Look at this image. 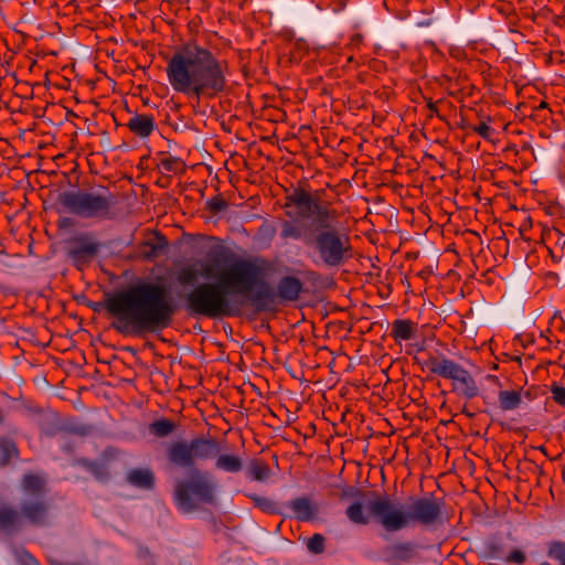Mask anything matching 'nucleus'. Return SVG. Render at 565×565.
I'll use <instances>...</instances> for the list:
<instances>
[{"mask_svg": "<svg viewBox=\"0 0 565 565\" xmlns=\"http://www.w3.org/2000/svg\"><path fill=\"white\" fill-rule=\"evenodd\" d=\"M202 274L212 281L194 286L184 295L185 310L192 317L220 319L236 316L243 302L249 301L258 310L265 301L274 300L270 286L264 280L260 266L247 258L221 262L214 258L202 266Z\"/></svg>", "mask_w": 565, "mask_h": 565, "instance_id": "nucleus-1", "label": "nucleus"}, {"mask_svg": "<svg viewBox=\"0 0 565 565\" xmlns=\"http://www.w3.org/2000/svg\"><path fill=\"white\" fill-rule=\"evenodd\" d=\"M322 191L298 186L286 196L284 207L290 220H281L280 238L302 241L316 256V263L329 268L345 265L353 256L351 238L340 226L339 213L321 199Z\"/></svg>", "mask_w": 565, "mask_h": 565, "instance_id": "nucleus-2", "label": "nucleus"}, {"mask_svg": "<svg viewBox=\"0 0 565 565\" xmlns=\"http://www.w3.org/2000/svg\"><path fill=\"white\" fill-rule=\"evenodd\" d=\"M106 310L116 320L113 328L124 335L143 337L169 328L177 313L164 285L142 281L118 291L105 301Z\"/></svg>", "mask_w": 565, "mask_h": 565, "instance_id": "nucleus-3", "label": "nucleus"}, {"mask_svg": "<svg viewBox=\"0 0 565 565\" xmlns=\"http://www.w3.org/2000/svg\"><path fill=\"white\" fill-rule=\"evenodd\" d=\"M220 451L216 439L203 436L173 440L166 447L169 465L189 471L188 478L177 480L173 487V502L180 512L190 514L201 504L217 503V481L210 471L196 469V462L215 458Z\"/></svg>", "mask_w": 565, "mask_h": 565, "instance_id": "nucleus-4", "label": "nucleus"}, {"mask_svg": "<svg viewBox=\"0 0 565 565\" xmlns=\"http://www.w3.org/2000/svg\"><path fill=\"white\" fill-rule=\"evenodd\" d=\"M226 63L218 61L209 50L185 44L175 50L168 62V79L175 92L214 96L226 87Z\"/></svg>", "mask_w": 565, "mask_h": 565, "instance_id": "nucleus-5", "label": "nucleus"}, {"mask_svg": "<svg viewBox=\"0 0 565 565\" xmlns=\"http://www.w3.org/2000/svg\"><path fill=\"white\" fill-rule=\"evenodd\" d=\"M406 510L398 508L387 495H375L367 510L387 532H397L411 523L435 524L441 516L444 502L435 497L411 498Z\"/></svg>", "mask_w": 565, "mask_h": 565, "instance_id": "nucleus-6", "label": "nucleus"}, {"mask_svg": "<svg viewBox=\"0 0 565 565\" xmlns=\"http://www.w3.org/2000/svg\"><path fill=\"white\" fill-rule=\"evenodd\" d=\"M20 487L24 494L19 503L23 525L47 526L50 524L51 504L46 499V480L36 473H24Z\"/></svg>", "mask_w": 565, "mask_h": 565, "instance_id": "nucleus-7", "label": "nucleus"}, {"mask_svg": "<svg viewBox=\"0 0 565 565\" xmlns=\"http://www.w3.org/2000/svg\"><path fill=\"white\" fill-rule=\"evenodd\" d=\"M57 203L64 211L82 218H107L115 200L108 192L95 193L77 190L58 193Z\"/></svg>", "mask_w": 565, "mask_h": 565, "instance_id": "nucleus-8", "label": "nucleus"}, {"mask_svg": "<svg viewBox=\"0 0 565 565\" xmlns=\"http://www.w3.org/2000/svg\"><path fill=\"white\" fill-rule=\"evenodd\" d=\"M99 252V244L88 233L79 234L68 241L67 257L73 265L82 270Z\"/></svg>", "mask_w": 565, "mask_h": 565, "instance_id": "nucleus-9", "label": "nucleus"}, {"mask_svg": "<svg viewBox=\"0 0 565 565\" xmlns=\"http://www.w3.org/2000/svg\"><path fill=\"white\" fill-rule=\"evenodd\" d=\"M418 545L413 542H395L382 551L383 559L391 565L408 563L417 557Z\"/></svg>", "mask_w": 565, "mask_h": 565, "instance_id": "nucleus-10", "label": "nucleus"}, {"mask_svg": "<svg viewBox=\"0 0 565 565\" xmlns=\"http://www.w3.org/2000/svg\"><path fill=\"white\" fill-rule=\"evenodd\" d=\"M424 365L430 370L431 373L455 381L459 373L463 370L461 365L449 360L445 356H437L430 354L424 362Z\"/></svg>", "mask_w": 565, "mask_h": 565, "instance_id": "nucleus-11", "label": "nucleus"}, {"mask_svg": "<svg viewBox=\"0 0 565 565\" xmlns=\"http://www.w3.org/2000/svg\"><path fill=\"white\" fill-rule=\"evenodd\" d=\"M24 527L20 510L9 503L0 504V532L4 534L19 533Z\"/></svg>", "mask_w": 565, "mask_h": 565, "instance_id": "nucleus-12", "label": "nucleus"}, {"mask_svg": "<svg viewBox=\"0 0 565 565\" xmlns=\"http://www.w3.org/2000/svg\"><path fill=\"white\" fill-rule=\"evenodd\" d=\"M288 507L292 510L295 518L300 522H308L316 518L318 507L307 497L291 500Z\"/></svg>", "mask_w": 565, "mask_h": 565, "instance_id": "nucleus-13", "label": "nucleus"}, {"mask_svg": "<svg viewBox=\"0 0 565 565\" xmlns=\"http://www.w3.org/2000/svg\"><path fill=\"white\" fill-rule=\"evenodd\" d=\"M129 130L139 138H148L156 129L153 116L135 114L127 122Z\"/></svg>", "mask_w": 565, "mask_h": 565, "instance_id": "nucleus-14", "label": "nucleus"}, {"mask_svg": "<svg viewBox=\"0 0 565 565\" xmlns=\"http://www.w3.org/2000/svg\"><path fill=\"white\" fill-rule=\"evenodd\" d=\"M301 291L302 282L297 277L285 276L278 281L277 294L281 300L295 301L299 298Z\"/></svg>", "mask_w": 565, "mask_h": 565, "instance_id": "nucleus-15", "label": "nucleus"}, {"mask_svg": "<svg viewBox=\"0 0 565 565\" xmlns=\"http://www.w3.org/2000/svg\"><path fill=\"white\" fill-rule=\"evenodd\" d=\"M454 390L459 391V393L467 399H471L479 394V387L476 381L466 369H463L455 379Z\"/></svg>", "mask_w": 565, "mask_h": 565, "instance_id": "nucleus-16", "label": "nucleus"}, {"mask_svg": "<svg viewBox=\"0 0 565 565\" xmlns=\"http://www.w3.org/2000/svg\"><path fill=\"white\" fill-rule=\"evenodd\" d=\"M168 245L167 237L160 232H156L153 239L143 243L142 255L146 259H156L167 252Z\"/></svg>", "mask_w": 565, "mask_h": 565, "instance_id": "nucleus-17", "label": "nucleus"}, {"mask_svg": "<svg viewBox=\"0 0 565 565\" xmlns=\"http://www.w3.org/2000/svg\"><path fill=\"white\" fill-rule=\"evenodd\" d=\"M417 326L408 319H396L392 323L391 337L396 341H407L415 337Z\"/></svg>", "mask_w": 565, "mask_h": 565, "instance_id": "nucleus-18", "label": "nucleus"}, {"mask_svg": "<svg viewBox=\"0 0 565 565\" xmlns=\"http://www.w3.org/2000/svg\"><path fill=\"white\" fill-rule=\"evenodd\" d=\"M531 398L530 392L522 391H500L498 394L499 406L502 411L509 412L519 408L523 402L522 396Z\"/></svg>", "mask_w": 565, "mask_h": 565, "instance_id": "nucleus-19", "label": "nucleus"}, {"mask_svg": "<svg viewBox=\"0 0 565 565\" xmlns=\"http://www.w3.org/2000/svg\"><path fill=\"white\" fill-rule=\"evenodd\" d=\"M127 480L130 484L147 490L153 489L156 484L154 473L150 469H132Z\"/></svg>", "mask_w": 565, "mask_h": 565, "instance_id": "nucleus-20", "label": "nucleus"}, {"mask_svg": "<svg viewBox=\"0 0 565 565\" xmlns=\"http://www.w3.org/2000/svg\"><path fill=\"white\" fill-rule=\"evenodd\" d=\"M215 457H217L215 468L218 470L235 473L243 468V460L238 456L228 454L220 455L218 452Z\"/></svg>", "mask_w": 565, "mask_h": 565, "instance_id": "nucleus-21", "label": "nucleus"}, {"mask_svg": "<svg viewBox=\"0 0 565 565\" xmlns=\"http://www.w3.org/2000/svg\"><path fill=\"white\" fill-rule=\"evenodd\" d=\"M92 426L83 425L75 422H64L60 427H55L53 429H45L46 436H55L61 431H67L78 436H86L92 433Z\"/></svg>", "mask_w": 565, "mask_h": 565, "instance_id": "nucleus-22", "label": "nucleus"}, {"mask_svg": "<svg viewBox=\"0 0 565 565\" xmlns=\"http://www.w3.org/2000/svg\"><path fill=\"white\" fill-rule=\"evenodd\" d=\"M486 557L491 559H504L507 546L501 537H491L484 544Z\"/></svg>", "mask_w": 565, "mask_h": 565, "instance_id": "nucleus-23", "label": "nucleus"}, {"mask_svg": "<svg viewBox=\"0 0 565 565\" xmlns=\"http://www.w3.org/2000/svg\"><path fill=\"white\" fill-rule=\"evenodd\" d=\"M348 519L355 524L366 525L370 523V512L365 513L363 503L361 501L353 502L345 511Z\"/></svg>", "mask_w": 565, "mask_h": 565, "instance_id": "nucleus-24", "label": "nucleus"}, {"mask_svg": "<svg viewBox=\"0 0 565 565\" xmlns=\"http://www.w3.org/2000/svg\"><path fill=\"white\" fill-rule=\"evenodd\" d=\"M177 429V424L168 418H160L153 420L149 425V431L151 435L158 438H164L171 435Z\"/></svg>", "mask_w": 565, "mask_h": 565, "instance_id": "nucleus-25", "label": "nucleus"}, {"mask_svg": "<svg viewBox=\"0 0 565 565\" xmlns=\"http://www.w3.org/2000/svg\"><path fill=\"white\" fill-rule=\"evenodd\" d=\"M247 497L254 502V505L258 508L260 511L267 514H282L280 507L274 500L262 497L256 493H249Z\"/></svg>", "mask_w": 565, "mask_h": 565, "instance_id": "nucleus-26", "label": "nucleus"}, {"mask_svg": "<svg viewBox=\"0 0 565 565\" xmlns=\"http://www.w3.org/2000/svg\"><path fill=\"white\" fill-rule=\"evenodd\" d=\"M0 466L6 467L12 458H18L19 456V449L17 447V444L9 438H1L0 439Z\"/></svg>", "mask_w": 565, "mask_h": 565, "instance_id": "nucleus-27", "label": "nucleus"}, {"mask_svg": "<svg viewBox=\"0 0 565 565\" xmlns=\"http://www.w3.org/2000/svg\"><path fill=\"white\" fill-rule=\"evenodd\" d=\"M78 463L89 471L98 481H106L109 478L108 469L104 463L88 459H79Z\"/></svg>", "mask_w": 565, "mask_h": 565, "instance_id": "nucleus-28", "label": "nucleus"}, {"mask_svg": "<svg viewBox=\"0 0 565 565\" xmlns=\"http://www.w3.org/2000/svg\"><path fill=\"white\" fill-rule=\"evenodd\" d=\"M250 477L256 481H264L269 478L270 468L268 463L260 460H253L248 466Z\"/></svg>", "mask_w": 565, "mask_h": 565, "instance_id": "nucleus-29", "label": "nucleus"}, {"mask_svg": "<svg viewBox=\"0 0 565 565\" xmlns=\"http://www.w3.org/2000/svg\"><path fill=\"white\" fill-rule=\"evenodd\" d=\"M198 278L199 273L193 266H185L177 274V281L182 286L194 285Z\"/></svg>", "mask_w": 565, "mask_h": 565, "instance_id": "nucleus-30", "label": "nucleus"}, {"mask_svg": "<svg viewBox=\"0 0 565 565\" xmlns=\"http://www.w3.org/2000/svg\"><path fill=\"white\" fill-rule=\"evenodd\" d=\"M228 207V203L222 198V195H214L205 203V209L213 215H218L225 212Z\"/></svg>", "mask_w": 565, "mask_h": 565, "instance_id": "nucleus-31", "label": "nucleus"}, {"mask_svg": "<svg viewBox=\"0 0 565 565\" xmlns=\"http://www.w3.org/2000/svg\"><path fill=\"white\" fill-rule=\"evenodd\" d=\"M547 556L557 561L559 565H565V542H553L547 550Z\"/></svg>", "mask_w": 565, "mask_h": 565, "instance_id": "nucleus-32", "label": "nucleus"}, {"mask_svg": "<svg viewBox=\"0 0 565 565\" xmlns=\"http://www.w3.org/2000/svg\"><path fill=\"white\" fill-rule=\"evenodd\" d=\"M6 47L4 57L10 61L14 57L21 47V43H15V38H0V47Z\"/></svg>", "mask_w": 565, "mask_h": 565, "instance_id": "nucleus-33", "label": "nucleus"}, {"mask_svg": "<svg viewBox=\"0 0 565 565\" xmlns=\"http://www.w3.org/2000/svg\"><path fill=\"white\" fill-rule=\"evenodd\" d=\"M160 164L166 171L173 173L181 172L184 167V162L180 158L172 156L163 158Z\"/></svg>", "mask_w": 565, "mask_h": 565, "instance_id": "nucleus-34", "label": "nucleus"}, {"mask_svg": "<svg viewBox=\"0 0 565 565\" xmlns=\"http://www.w3.org/2000/svg\"><path fill=\"white\" fill-rule=\"evenodd\" d=\"M277 233L276 225L267 220H265L262 225L258 227L257 236L260 239L270 242L275 237Z\"/></svg>", "mask_w": 565, "mask_h": 565, "instance_id": "nucleus-35", "label": "nucleus"}, {"mask_svg": "<svg viewBox=\"0 0 565 565\" xmlns=\"http://www.w3.org/2000/svg\"><path fill=\"white\" fill-rule=\"evenodd\" d=\"M324 542L322 534H313L307 542V548L313 554H321L324 552Z\"/></svg>", "mask_w": 565, "mask_h": 565, "instance_id": "nucleus-36", "label": "nucleus"}, {"mask_svg": "<svg viewBox=\"0 0 565 565\" xmlns=\"http://www.w3.org/2000/svg\"><path fill=\"white\" fill-rule=\"evenodd\" d=\"M552 49L546 54L547 63H562L565 61V45L562 46L561 43L556 45L552 44Z\"/></svg>", "mask_w": 565, "mask_h": 565, "instance_id": "nucleus-37", "label": "nucleus"}, {"mask_svg": "<svg viewBox=\"0 0 565 565\" xmlns=\"http://www.w3.org/2000/svg\"><path fill=\"white\" fill-rule=\"evenodd\" d=\"M550 392L556 404L565 406V387L563 385L557 382H553L550 386Z\"/></svg>", "mask_w": 565, "mask_h": 565, "instance_id": "nucleus-38", "label": "nucleus"}, {"mask_svg": "<svg viewBox=\"0 0 565 565\" xmlns=\"http://www.w3.org/2000/svg\"><path fill=\"white\" fill-rule=\"evenodd\" d=\"M504 559L508 563L523 564L526 561V556L521 550H513L507 554Z\"/></svg>", "mask_w": 565, "mask_h": 565, "instance_id": "nucleus-39", "label": "nucleus"}, {"mask_svg": "<svg viewBox=\"0 0 565 565\" xmlns=\"http://www.w3.org/2000/svg\"><path fill=\"white\" fill-rule=\"evenodd\" d=\"M471 129L475 132H477L480 137H482L483 139H490L492 129L486 122H481L478 126H473Z\"/></svg>", "mask_w": 565, "mask_h": 565, "instance_id": "nucleus-40", "label": "nucleus"}, {"mask_svg": "<svg viewBox=\"0 0 565 565\" xmlns=\"http://www.w3.org/2000/svg\"><path fill=\"white\" fill-rule=\"evenodd\" d=\"M342 495L347 498H361L363 497V492L360 491L358 488L349 487L343 491Z\"/></svg>", "mask_w": 565, "mask_h": 565, "instance_id": "nucleus-41", "label": "nucleus"}, {"mask_svg": "<svg viewBox=\"0 0 565 565\" xmlns=\"http://www.w3.org/2000/svg\"><path fill=\"white\" fill-rule=\"evenodd\" d=\"M53 419H54V420H52V422H51V423H49V424H42V425H41V429H42V431H43L44 434H45V429H53V428H55V427H60V426L62 425V423H58V422L56 420V417H55V416H54V418H53Z\"/></svg>", "mask_w": 565, "mask_h": 565, "instance_id": "nucleus-42", "label": "nucleus"}, {"mask_svg": "<svg viewBox=\"0 0 565 565\" xmlns=\"http://www.w3.org/2000/svg\"><path fill=\"white\" fill-rule=\"evenodd\" d=\"M24 562L25 565H40V563L28 552L24 554Z\"/></svg>", "mask_w": 565, "mask_h": 565, "instance_id": "nucleus-43", "label": "nucleus"}, {"mask_svg": "<svg viewBox=\"0 0 565 565\" xmlns=\"http://www.w3.org/2000/svg\"><path fill=\"white\" fill-rule=\"evenodd\" d=\"M306 41L303 38H298L295 42V49L297 50H305L306 49Z\"/></svg>", "mask_w": 565, "mask_h": 565, "instance_id": "nucleus-44", "label": "nucleus"}, {"mask_svg": "<svg viewBox=\"0 0 565 565\" xmlns=\"http://www.w3.org/2000/svg\"><path fill=\"white\" fill-rule=\"evenodd\" d=\"M70 224H71V218H68V217L60 220V226L61 227L67 226Z\"/></svg>", "mask_w": 565, "mask_h": 565, "instance_id": "nucleus-45", "label": "nucleus"}, {"mask_svg": "<svg viewBox=\"0 0 565 565\" xmlns=\"http://www.w3.org/2000/svg\"><path fill=\"white\" fill-rule=\"evenodd\" d=\"M462 414H465L469 418L475 417V413H471L466 406L462 408Z\"/></svg>", "mask_w": 565, "mask_h": 565, "instance_id": "nucleus-46", "label": "nucleus"}, {"mask_svg": "<svg viewBox=\"0 0 565 565\" xmlns=\"http://www.w3.org/2000/svg\"><path fill=\"white\" fill-rule=\"evenodd\" d=\"M428 109H429L431 113H436V114H437V107H436V104H434L433 102H429V104H428Z\"/></svg>", "mask_w": 565, "mask_h": 565, "instance_id": "nucleus-47", "label": "nucleus"}, {"mask_svg": "<svg viewBox=\"0 0 565 565\" xmlns=\"http://www.w3.org/2000/svg\"><path fill=\"white\" fill-rule=\"evenodd\" d=\"M51 565H81V564H62L57 561H53V562H51Z\"/></svg>", "mask_w": 565, "mask_h": 565, "instance_id": "nucleus-48", "label": "nucleus"}, {"mask_svg": "<svg viewBox=\"0 0 565 565\" xmlns=\"http://www.w3.org/2000/svg\"><path fill=\"white\" fill-rule=\"evenodd\" d=\"M104 50H105V49L102 46V43H99V45H98V47H97V51H98V52H102V51H104Z\"/></svg>", "mask_w": 565, "mask_h": 565, "instance_id": "nucleus-49", "label": "nucleus"}, {"mask_svg": "<svg viewBox=\"0 0 565 565\" xmlns=\"http://www.w3.org/2000/svg\"><path fill=\"white\" fill-rule=\"evenodd\" d=\"M134 44H135V45H139V42H138V41H135V42H134ZM140 45H141L142 47H145V44H143V43H140Z\"/></svg>", "mask_w": 565, "mask_h": 565, "instance_id": "nucleus-50", "label": "nucleus"}, {"mask_svg": "<svg viewBox=\"0 0 565 565\" xmlns=\"http://www.w3.org/2000/svg\"><path fill=\"white\" fill-rule=\"evenodd\" d=\"M49 54H51V55H57V53H56L55 51H52V52H50Z\"/></svg>", "mask_w": 565, "mask_h": 565, "instance_id": "nucleus-51", "label": "nucleus"}, {"mask_svg": "<svg viewBox=\"0 0 565 565\" xmlns=\"http://www.w3.org/2000/svg\"><path fill=\"white\" fill-rule=\"evenodd\" d=\"M113 54H114V52L109 53V52L106 50V55L110 56V55H113Z\"/></svg>", "mask_w": 565, "mask_h": 565, "instance_id": "nucleus-52", "label": "nucleus"}, {"mask_svg": "<svg viewBox=\"0 0 565 565\" xmlns=\"http://www.w3.org/2000/svg\"><path fill=\"white\" fill-rule=\"evenodd\" d=\"M540 565H551V564H550V563H547V562H543V563H541Z\"/></svg>", "mask_w": 565, "mask_h": 565, "instance_id": "nucleus-53", "label": "nucleus"}, {"mask_svg": "<svg viewBox=\"0 0 565 565\" xmlns=\"http://www.w3.org/2000/svg\"><path fill=\"white\" fill-rule=\"evenodd\" d=\"M109 39H110V40H115V42L117 43V39H116V38L110 36Z\"/></svg>", "mask_w": 565, "mask_h": 565, "instance_id": "nucleus-54", "label": "nucleus"}]
</instances>
